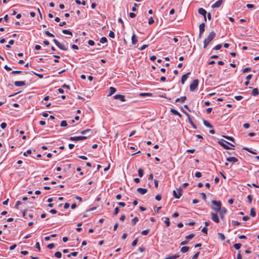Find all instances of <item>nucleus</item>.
Returning a JSON list of instances; mask_svg holds the SVG:
<instances>
[{"label": "nucleus", "instance_id": "1", "mask_svg": "<svg viewBox=\"0 0 259 259\" xmlns=\"http://www.w3.org/2000/svg\"><path fill=\"white\" fill-rule=\"evenodd\" d=\"M215 33L214 32H211L207 37L205 39L204 41V48H206L210 42V41L215 37Z\"/></svg>", "mask_w": 259, "mask_h": 259}, {"label": "nucleus", "instance_id": "2", "mask_svg": "<svg viewBox=\"0 0 259 259\" xmlns=\"http://www.w3.org/2000/svg\"><path fill=\"white\" fill-rule=\"evenodd\" d=\"M218 143L220 145H221L225 149H232L231 148L229 147L226 144L230 145V146H231L233 147H235V146L234 145H233V144H232L227 142L226 141H225V140H224L223 139H221V140H220L218 142Z\"/></svg>", "mask_w": 259, "mask_h": 259}, {"label": "nucleus", "instance_id": "3", "mask_svg": "<svg viewBox=\"0 0 259 259\" xmlns=\"http://www.w3.org/2000/svg\"><path fill=\"white\" fill-rule=\"evenodd\" d=\"M212 204L214 205L212 206V209L216 212H218L221 208V203L220 201H217L215 200H212L211 201Z\"/></svg>", "mask_w": 259, "mask_h": 259}, {"label": "nucleus", "instance_id": "4", "mask_svg": "<svg viewBox=\"0 0 259 259\" xmlns=\"http://www.w3.org/2000/svg\"><path fill=\"white\" fill-rule=\"evenodd\" d=\"M198 85V80L194 79L190 85V90L192 92L195 91Z\"/></svg>", "mask_w": 259, "mask_h": 259}, {"label": "nucleus", "instance_id": "5", "mask_svg": "<svg viewBox=\"0 0 259 259\" xmlns=\"http://www.w3.org/2000/svg\"><path fill=\"white\" fill-rule=\"evenodd\" d=\"M182 189L181 187L177 189V192H176L175 190H174L173 191V195L175 197V198H177V199L180 198L182 195Z\"/></svg>", "mask_w": 259, "mask_h": 259}, {"label": "nucleus", "instance_id": "6", "mask_svg": "<svg viewBox=\"0 0 259 259\" xmlns=\"http://www.w3.org/2000/svg\"><path fill=\"white\" fill-rule=\"evenodd\" d=\"M87 139L85 136H79V137H71L69 140L72 141H77L80 140H84Z\"/></svg>", "mask_w": 259, "mask_h": 259}, {"label": "nucleus", "instance_id": "7", "mask_svg": "<svg viewBox=\"0 0 259 259\" xmlns=\"http://www.w3.org/2000/svg\"><path fill=\"white\" fill-rule=\"evenodd\" d=\"M182 110H183V112L184 113H185V114H186V115H187V116L188 117V121H189V122L191 124V125L192 126V127H193L194 128H195V129L197 128V126H196V124H195L193 122V121H192V119H191V117H190V115H189L188 113H187V112H185V111H184V110H183V109H182Z\"/></svg>", "mask_w": 259, "mask_h": 259}, {"label": "nucleus", "instance_id": "8", "mask_svg": "<svg viewBox=\"0 0 259 259\" xmlns=\"http://www.w3.org/2000/svg\"><path fill=\"white\" fill-rule=\"evenodd\" d=\"M198 12L199 14L202 15L204 17V21L206 22V15L207 14L206 11L205 9L201 8L198 10Z\"/></svg>", "mask_w": 259, "mask_h": 259}, {"label": "nucleus", "instance_id": "9", "mask_svg": "<svg viewBox=\"0 0 259 259\" xmlns=\"http://www.w3.org/2000/svg\"><path fill=\"white\" fill-rule=\"evenodd\" d=\"M205 30V24L202 23L199 25V37L201 38L202 37V35L204 32Z\"/></svg>", "mask_w": 259, "mask_h": 259}, {"label": "nucleus", "instance_id": "10", "mask_svg": "<svg viewBox=\"0 0 259 259\" xmlns=\"http://www.w3.org/2000/svg\"><path fill=\"white\" fill-rule=\"evenodd\" d=\"M211 219L213 221H214L216 223H219L220 222L219 217L218 214L215 213L211 212Z\"/></svg>", "mask_w": 259, "mask_h": 259}, {"label": "nucleus", "instance_id": "11", "mask_svg": "<svg viewBox=\"0 0 259 259\" xmlns=\"http://www.w3.org/2000/svg\"><path fill=\"white\" fill-rule=\"evenodd\" d=\"M113 98L114 99H116V100L119 99L122 102H124L125 101L124 96L122 95H120V94L116 95L113 97Z\"/></svg>", "mask_w": 259, "mask_h": 259}, {"label": "nucleus", "instance_id": "12", "mask_svg": "<svg viewBox=\"0 0 259 259\" xmlns=\"http://www.w3.org/2000/svg\"><path fill=\"white\" fill-rule=\"evenodd\" d=\"M220 212V215L222 219H224V215L227 212V209L225 207L221 208V209L218 211Z\"/></svg>", "mask_w": 259, "mask_h": 259}, {"label": "nucleus", "instance_id": "13", "mask_svg": "<svg viewBox=\"0 0 259 259\" xmlns=\"http://www.w3.org/2000/svg\"><path fill=\"white\" fill-rule=\"evenodd\" d=\"M190 74V72L187 73L186 74L183 75L181 78V82L183 84H184L186 81V80L188 79Z\"/></svg>", "mask_w": 259, "mask_h": 259}, {"label": "nucleus", "instance_id": "14", "mask_svg": "<svg viewBox=\"0 0 259 259\" xmlns=\"http://www.w3.org/2000/svg\"><path fill=\"white\" fill-rule=\"evenodd\" d=\"M223 2L222 0H218L211 6L212 8H219L221 6Z\"/></svg>", "mask_w": 259, "mask_h": 259}, {"label": "nucleus", "instance_id": "15", "mask_svg": "<svg viewBox=\"0 0 259 259\" xmlns=\"http://www.w3.org/2000/svg\"><path fill=\"white\" fill-rule=\"evenodd\" d=\"M14 84L16 87L23 86L25 85V81H16L14 82Z\"/></svg>", "mask_w": 259, "mask_h": 259}, {"label": "nucleus", "instance_id": "16", "mask_svg": "<svg viewBox=\"0 0 259 259\" xmlns=\"http://www.w3.org/2000/svg\"><path fill=\"white\" fill-rule=\"evenodd\" d=\"M227 160L228 162L235 163L238 161V159L235 157H229L227 158Z\"/></svg>", "mask_w": 259, "mask_h": 259}, {"label": "nucleus", "instance_id": "17", "mask_svg": "<svg viewBox=\"0 0 259 259\" xmlns=\"http://www.w3.org/2000/svg\"><path fill=\"white\" fill-rule=\"evenodd\" d=\"M137 191L142 195H144L147 192V189L145 188H139Z\"/></svg>", "mask_w": 259, "mask_h": 259}, {"label": "nucleus", "instance_id": "18", "mask_svg": "<svg viewBox=\"0 0 259 259\" xmlns=\"http://www.w3.org/2000/svg\"><path fill=\"white\" fill-rule=\"evenodd\" d=\"M186 96H183V97H181V98H177L176 100H175V102H180L181 103H184L186 100Z\"/></svg>", "mask_w": 259, "mask_h": 259}, {"label": "nucleus", "instance_id": "19", "mask_svg": "<svg viewBox=\"0 0 259 259\" xmlns=\"http://www.w3.org/2000/svg\"><path fill=\"white\" fill-rule=\"evenodd\" d=\"M88 133H90L89 136H90L92 134L93 132H92L91 130H90V129H87V130H83L80 132V134L82 135H85Z\"/></svg>", "mask_w": 259, "mask_h": 259}, {"label": "nucleus", "instance_id": "20", "mask_svg": "<svg viewBox=\"0 0 259 259\" xmlns=\"http://www.w3.org/2000/svg\"><path fill=\"white\" fill-rule=\"evenodd\" d=\"M116 91V89L114 88V87H110L109 88V95H108V96H111L112 95H113L114 93H115Z\"/></svg>", "mask_w": 259, "mask_h": 259}, {"label": "nucleus", "instance_id": "21", "mask_svg": "<svg viewBox=\"0 0 259 259\" xmlns=\"http://www.w3.org/2000/svg\"><path fill=\"white\" fill-rule=\"evenodd\" d=\"M137 42H138V39L137 38L136 35L135 34H133L132 36V42L133 45H135Z\"/></svg>", "mask_w": 259, "mask_h": 259}, {"label": "nucleus", "instance_id": "22", "mask_svg": "<svg viewBox=\"0 0 259 259\" xmlns=\"http://www.w3.org/2000/svg\"><path fill=\"white\" fill-rule=\"evenodd\" d=\"M203 123L204 125L208 127L212 128L213 126L207 120H203Z\"/></svg>", "mask_w": 259, "mask_h": 259}, {"label": "nucleus", "instance_id": "23", "mask_svg": "<svg viewBox=\"0 0 259 259\" xmlns=\"http://www.w3.org/2000/svg\"><path fill=\"white\" fill-rule=\"evenodd\" d=\"M179 256H180L179 254H175L169 256L165 258L164 259H176L178 257H179Z\"/></svg>", "mask_w": 259, "mask_h": 259}, {"label": "nucleus", "instance_id": "24", "mask_svg": "<svg viewBox=\"0 0 259 259\" xmlns=\"http://www.w3.org/2000/svg\"><path fill=\"white\" fill-rule=\"evenodd\" d=\"M189 250V247L188 246H183L181 249V251L182 253H186L188 252Z\"/></svg>", "mask_w": 259, "mask_h": 259}, {"label": "nucleus", "instance_id": "25", "mask_svg": "<svg viewBox=\"0 0 259 259\" xmlns=\"http://www.w3.org/2000/svg\"><path fill=\"white\" fill-rule=\"evenodd\" d=\"M252 95L254 96H256L259 95V91L257 88L253 89L252 92Z\"/></svg>", "mask_w": 259, "mask_h": 259}, {"label": "nucleus", "instance_id": "26", "mask_svg": "<svg viewBox=\"0 0 259 259\" xmlns=\"http://www.w3.org/2000/svg\"><path fill=\"white\" fill-rule=\"evenodd\" d=\"M218 235L219 238L221 240L223 241L225 239V236L223 233H218Z\"/></svg>", "mask_w": 259, "mask_h": 259}, {"label": "nucleus", "instance_id": "27", "mask_svg": "<svg viewBox=\"0 0 259 259\" xmlns=\"http://www.w3.org/2000/svg\"><path fill=\"white\" fill-rule=\"evenodd\" d=\"M62 32L65 34H68L72 36V33L69 30L64 29L62 30Z\"/></svg>", "mask_w": 259, "mask_h": 259}, {"label": "nucleus", "instance_id": "28", "mask_svg": "<svg viewBox=\"0 0 259 259\" xmlns=\"http://www.w3.org/2000/svg\"><path fill=\"white\" fill-rule=\"evenodd\" d=\"M57 47L61 50L66 51L67 50V48L65 47V46L60 43V45L59 46H57Z\"/></svg>", "mask_w": 259, "mask_h": 259}, {"label": "nucleus", "instance_id": "29", "mask_svg": "<svg viewBox=\"0 0 259 259\" xmlns=\"http://www.w3.org/2000/svg\"><path fill=\"white\" fill-rule=\"evenodd\" d=\"M255 214H256V212H255L254 208H251L250 209V215L252 217H254L255 216Z\"/></svg>", "mask_w": 259, "mask_h": 259}, {"label": "nucleus", "instance_id": "30", "mask_svg": "<svg viewBox=\"0 0 259 259\" xmlns=\"http://www.w3.org/2000/svg\"><path fill=\"white\" fill-rule=\"evenodd\" d=\"M244 150L249 152V153L252 154H256L257 153L256 152H255L254 151L251 150V149H250L249 148H247V147H244L243 148Z\"/></svg>", "mask_w": 259, "mask_h": 259}, {"label": "nucleus", "instance_id": "31", "mask_svg": "<svg viewBox=\"0 0 259 259\" xmlns=\"http://www.w3.org/2000/svg\"><path fill=\"white\" fill-rule=\"evenodd\" d=\"M138 175L140 177L142 178L144 175V170L142 168H139L138 170Z\"/></svg>", "mask_w": 259, "mask_h": 259}, {"label": "nucleus", "instance_id": "32", "mask_svg": "<svg viewBox=\"0 0 259 259\" xmlns=\"http://www.w3.org/2000/svg\"><path fill=\"white\" fill-rule=\"evenodd\" d=\"M139 221V219L138 217H135L132 220V224L133 225H135Z\"/></svg>", "mask_w": 259, "mask_h": 259}, {"label": "nucleus", "instance_id": "33", "mask_svg": "<svg viewBox=\"0 0 259 259\" xmlns=\"http://www.w3.org/2000/svg\"><path fill=\"white\" fill-rule=\"evenodd\" d=\"M164 223H165L166 227H169V225H170V221H169V219L168 218L166 217L165 218Z\"/></svg>", "mask_w": 259, "mask_h": 259}, {"label": "nucleus", "instance_id": "34", "mask_svg": "<svg viewBox=\"0 0 259 259\" xmlns=\"http://www.w3.org/2000/svg\"><path fill=\"white\" fill-rule=\"evenodd\" d=\"M195 236L194 234H190L189 235L186 236V239L188 241V240L191 239Z\"/></svg>", "mask_w": 259, "mask_h": 259}, {"label": "nucleus", "instance_id": "35", "mask_svg": "<svg viewBox=\"0 0 259 259\" xmlns=\"http://www.w3.org/2000/svg\"><path fill=\"white\" fill-rule=\"evenodd\" d=\"M233 246L236 249L238 250L240 248L241 244L240 243H236L233 245Z\"/></svg>", "mask_w": 259, "mask_h": 259}, {"label": "nucleus", "instance_id": "36", "mask_svg": "<svg viewBox=\"0 0 259 259\" xmlns=\"http://www.w3.org/2000/svg\"><path fill=\"white\" fill-rule=\"evenodd\" d=\"M55 256L57 258H60L62 256V253L60 252H59V251L56 252L55 253Z\"/></svg>", "mask_w": 259, "mask_h": 259}, {"label": "nucleus", "instance_id": "37", "mask_svg": "<svg viewBox=\"0 0 259 259\" xmlns=\"http://www.w3.org/2000/svg\"><path fill=\"white\" fill-rule=\"evenodd\" d=\"M107 41V39L105 37H102L100 39V42L102 44H104Z\"/></svg>", "mask_w": 259, "mask_h": 259}, {"label": "nucleus", "instance_id": "38", "mask_svg": "<svg viewBox=\"0 0 259 259\" xmlns=\"http://www.w3.org/2000/svg\"><path fill=\"white\" fill-rule=\"evenodd\" d=\"M14 43V40H13V39H11L9 41V44L6 45V47L7 48H10V45H13Z\"/></svg>", "mask_w": 259, "mask_h": 259}, {"label": "nucleus", "instance_id": "39", "mask_svg": "<svg viewBox=\"0 0 259 259\" xmlns=\"http://www.w3.org/2000/svg\"><path fill=\"white\" fill-rule=\"evenodd\" d=\"M60 125H61V126H62V127L66 126L67 125V122L65 120H62L61 122Z\"/></svg>", "mask_w": 259, "mask_h": 259}, {"label": "nucleus", "instance_id": "40", "mask_svg": "<svg viewBox=\"0 0 259 259\" xmlns=\"http://www.w3.org/2000/svg\"><path fill=\"white\" fill-rule=\"evenodd\" d=\"M149 229L145 230L141 232V234L143 235H147L149 233Z\"/></svg>", "mask_w": 259, "mask_h": 259}, {"label": "nucleus", "instance_id": "41", "mask_svg": "<svg viewBox=\"0 0 259 259\" xmlns=\"http://www.w3.org/2000/svg\"><path fill=\"white\" fill-rule=\"evenodd\" d=\"M240 223L237 221H232V225L234 226H238Z\"/></svg>", "mask_w": 259, "mask_h": 259}, {"label": "nucleus", "instance_id": "42", "mask_svg": "<svg viewBox=\"0 0 259 259\" xmlns=\"http://www.w3.org/2000/svg\"><path fill=\"white\" fill-rule=\"evenodd\" d=\"M45 34L48 36L51 37H54V35L53 34L51 33L49 31H45Z\"/></svg>", "mask_w": 259, "mask_h": 259}, {"label": "nucleus", "instance_id": "43", "mask_svg": "<svg viewBox=\"0 0 259 259\" xmlns=\"http://www.w3.org/2000/svg\"><path fill=\"white\" fill-rule=\"evenodd\" d=\"M154 22V19L152 17H150L148 20V23L150 25L152 24Z\"/></svg>", "mask_w": 259, "mask_h": 259}, {"label": "nucleus", "instance_id": "44", "mask_svg": "<svg viewBox=\"0 0 259 259\" xmlns=\"http://www.w3.org/2000/svg\"><path fill=\"white\" fill-rule=\"evenodd\" d=\"M224 137L225 138H226V139H227L228 140H230L231 141H232V142L234 141V139L232 137H229V136H224Z\"/></svg>", "mask_w": 259, "mask_h": 259}, {"label": "nucleus", "instance_id": "45", "mask_svg": "<svg viewBox=\"0 0 259 259\" xmlns=\"http://www.w3.org/2000/svg\"><path fill=\"white\" fill-rule=\"evenodd\" d=\"M109 36L111 38H114L115 37V34L114 32L110 31L109 33Z\"/></svg>", "mask_w": 259, "mask_h": 259}, {"label": "nucleus", "instance_id": "46", "mask_svg": "<svg viewBox=\"0 0 259 259\" xmlns=\"http://www.w3.org/2000/svg\"><path fill=\"white\" fill-rule=\"evenodd\" d=\"M222 47V45L219 44V45H218L215 46L213 48V49L215 50H219L221 49Z\"/></svg>", "mask_w": 259, "mask_h": 259}, {"label": "nucleus", "instance_id": "47", "mask_svg": "<svg viewBox=\"0 0 259 259\" xmlns=\"http://www.w3.org/2000/svg\"><path fill=\"white\" fill-rule=\"evenodd\" d=\"M47 247L49 249H53L55 247V244L54 243H51L48 245Z\"/></svg>", "mask_w": 259, "mask_h": 259}, {"label": "nucleus", "instance_id": "48", "mask_svg": "<svg viewBox=\"0 0 259 259\" xmlns=\"http://www.w3.org/2000/svg\"><path fill=\"white\" fill-rule=\"evenodd\" d=\"M207 231H208V229H207V227H203V228H202V230H201V231H202L203 233H205V234H207Z\"/></svg>", "mask_w": 259, "mask_h": 259}, {"label": "nucleus", "instance_id": "49", "mask_svg": "<svg viewBox=\"0 0 259 259\" xmlns=\"http://www.w3.org/2000/svg\"><path fill=\"white\" fill-rule=\"evenodd\" d=\"M170 112H172L174 114L176 115L177 114H179V112L174 109H171Z\"/></svg>", "mask_w": 259, "mask_h": 259}, {"label": "nucleus", "instance_id": "50", "mask_svg": "<svg viewBox=\"0 0 259 259\" xmlns=\"http://www.w3.org/2000/svg\"><path fill=\"white\" fill-rule=\"evenodd\" d=\"M119 209L118 207H116L114 211L113 214L114 215H117L118 213L119 212Z\"/></svg>", "mask_w": 259, "mask_h": 259}, {"label": "nucleus", "instance_id": "51", "mask_svg": "<svg viewBox=\"0 0 259 259\" xmlns=\"http://www.w3.org/2000/svg\"><path fill=\"white\" fill-rule=\"evenodd\" d=\"M251 70V68L249 67H246L243 69L242 71L243 73L247 72Z\"/></svg>", "mask_w": 259, "mask_h": 259}, {"label": "nucleus", "instance_id": "52", "mask_svg": "<svg viewBox=\"0 0 259 259\" xmlns=\"http://www.w3.org/2000/svg\"><path fill=\"white\" fill-rule=\"evenodd\" d=\"M141 96H151L152 95L150 93H141L140 95Z\"/></svg>", "mask_w": 259, "mask_h": 259}, {"label": "nucleus", "instance_id": "53", "mask_svg": "<svg viewBox=\"0 0 259 259\" xmlns=\"http://www.w3.org/2000/svg\"><path fill=\"white\" fill-rule=\"evenodd\" d=\"M31 153V150L29 149L26 152H24L23 153V155L25 156H27V154H30Z\"/></svg>", "mask_w": 259, "mask_h": 259}, {"label": "nucleus", "instance_id": "54", "mask_svg": "<svg viewBox=\"0 0 259 259\" xmlns=\"http://www.w3.org/2000/svg\"><path fill=\"white\" fill-rule=\"evenodd\" d=\"M147 47H148V45H143L141 48H139V50H140V51L144 50V49H145Z\"/></svg>", "mask_w": 259, "mask_h": 259}, {"label": "nucleus", "instance_id": "55", "mask_svg": "<svg viewBox=\"0 0 259 259\" xmlns=\"http://www.w3.org/2000/svg\"><path fill=\"white\" fill-rule=\"evenodd\" d=\"M161 195L160 194H157L156 197H155V199L156 200H157V201H160L161 199Z\"/></svg>", "mask_w": 259, "mask_h": 259}, {"label": "nucleus", "instance_id": "56", "mask_svg": "<svg viewBox=\"0 0 259 259\" xmlns=\"http://www.w3.org/2000/svg\"><path fill=\"white\" fill-rule=\"evenodd\" d=\"M234 98L236 100H238V101L241 100V99H243V97L241 96H235Z\"/></svg>", "mask_w": 259, "mask_h": 259}, {"label": "nucleus", "instance_id": "57", "mask_svg": "<svg viewBox=\"0 0 259 259\" xmlns=\"http://www.w3.org/2000/svg\"><path fill=\"white\" fill-rule=\"evenodd\" d=\"M7 126V123L5 122H2L1 124V127L3 129H5Z\"/></svg>", "mask_w": 259, "mask_h": 259}, {"label": "nucleus", "instance_id": "58", "mask_svg": "<svg viewBox=\"0 0 259 259\" xmlns=\"http://www.w3.org/2000/svg\"><path fill=\"white\" fill-rule=\"evenodd\" d=\"M138 241V238H136V239H135L132 242V246H136L137 244Z\"/></svg>", "mask_w": 259, "mask_h": 259}, {"label": "nucleus", "instance_id": "59", "mask_svg": "<svg viewBox=\"0 0 259 259\" xmlns=\"http://www.w3.org/2000/svg\"><path fill=\"white\" fill-rule=\"evenodd\" d=\"M200 252H197V253H196L193 256H192V259H197L199 254Z\"/></svg>", "mask_w": 259, "mask_h": 259}, {"label": "nucleus", "instance_id": "60", "mask_svg": "<svg viewBox=\"0 0 259 259\" xmlns=\"http://www.w3.org/2000/svg\"><path fill=\"white\" fill-rule=\"evenodd\" d=\"M195 177L197 178H200L201 177V173L199 171H197L195 173Z\"/></svg>", "mask_w": 259, "mask_h": 259}, {"label": "nucleus", "instance_id": "61", "mask_svg": "<svg viewBox=\"0 0 259 259\" xmlns=\"http://www.w3.org/2000/svg\"><path fill=\"white\" fill-rule=\"evenodd\" d=\"M138 6V5L137 4H135L134 6L133 7L132 10L134 12L136 11L137 10V7Z\"/></svg>", "mask_w": 259, "mask_h": 259}, {"label": "nucleus", "instance_id": "62", "mask_svg": "<svg viewBox=\"0 0 259 259\" xmlns=\"http://www.w3.org/2000/svg\"><path fill=\"white\" fill-rule=\"evenodd\" d=\"M35 247L36 248H37L38 250V251L40 250V245H39V242H37L35 244Z\"/></svg>", "mask_w": 259, "mask_h": 259}, {"label": "nucleus", "instance_id": "63", "mask_svg": "<svg viewBox=\"0 0 259 259\" xmlns=\"http://www.w3.org/2000/svg\"><path fill=\"white\" fill-rule=\"evenodd\" d=\"M246 7L248 9H251L254 8V5L252 4H247Z\"/></svg>", "mask_w": 259, "mask_h": 259}, {"label": "nucleus", "instance_id": "64", "mask_svg": "<svg viewBox=\"0 0 259 259\" xmlns=\"http://www.w3.org/2000/svg\"><path fill=\"white\" fill-rule=\"evenodd\" d=\"M88 44L90 46H94L95 45V42L93 40H89L88 41Z\"/></svg>", "mask_w": 259, "mask_h": 259}]
</instances>
